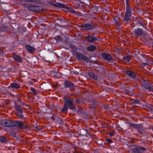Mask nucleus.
<instances>
[{"mask_svg":"<svg viewBox=\"0 0 153 153\" xmlns=\"http://www.w3.org/2000/svg\"><path fill=\"white\" fill-rule=\"evenodd\" d=\"M132 102L135 104H138L139 101L138 100L133 99L132 100Z\"/></svg>","mask_w":153,"mask_h":153,"instance_id":"obj_26","label":"nucleus"},{"mask_svg":"<svg viewBox=\"0 0 153 153\" xmlns=\"http://www.w3.org/2000/svg\"><path fill=\"white\" fill-rule=\"evenodd\" d=\"M64 85L66 87L69 88L70 89H73L74 88V85L71 82L67 81L65 82Z\"/></svg>","mask_w":153,"mask_h":153,"instance_id":"obj_8","label":"nucleus"},{"mask_svg":"<svg viewBox=\"0 0 153 153\" xmlns=\"http://www.w3.org/2000/svg\"><path fill=\"white\" fill-rule=\"evenodd\" d=\"M0 141L2 143H6L7 141L6 138L2 136H0Z\"/></svg>","mask_w":153,"mask_h":153,"instance_id":"obj_22","label":"nucleus"},{"mask_svg":"<svg viewBox=\"0 0 153 153\" xmlns=\"http://www.w3.org/2000/svg\"><path fill=\"white\" fill-rule=\"evenodd\" d=\"M13 58L14 60L18 62H20L22 61V59L20 56L14 55L13 56Z\"/></svg>","mask_w":153,"mask_h":153,"instance_id":"obj_17","label":"nucleus"},{"mask_svg":"<svg viewBox=\"0 0 153 153\" xmlns=\"http://www.w3.org/2000/svg\"><path fill=\"white\" fill-rule=\"evenodd\" d=\"M149 118H152V117H150Z\"/></svg>","mask_w":153,"mask_h":153,"instance_id":"obj_36","label":"nucleus"},{"mask_svg":"<svg viewBox=\"0 0 153 153\" xmlns=\"http://www.w3.org/2000/svg\"><path fill=\"white\" fill-rule=\"evenodd\" d=\"M60 36H57L55 37V39L56 41H57L60 40Z\"/></svg>","mask_w":153,"mask_h":153,"instance_id":"obj_28","label":"nucleus"},{"mask_svg":"<svg viewBox=\"0 0 153 153\" xmlns=\"http://www.w3.org/2000/svg\"><path fill=\"white\" fill-rule=\"evenodd\" d=\"M142 85L146 89H150L151 85L146 81H144L142 82Z\"/></svg>","mask_w":153,"mask_h":153,"instance_id":"obj_14","label":"nucleus"},{"mask_svg":"<svg viewBox=\"0 0 153 153\" xmlns=\"http://www.w3.org/2000/svg\"><path fill=\"white\" fill-rule=\"evenodd\" d=\"M25 48L28 52L30 53L34 51L35 50L34 48L28 45H26Z\"/></svg>","mask_w":153,"mask_h":153,"instance_id":"obj_16","label":"nucleus"},{"mask_svg":"<svg viewBox=\"0 0 153 153\" xmlns=\"http://www.w3.org/2000/svg\"><path fill=\"white\" fill-rule=\"evenodd\" d=\"M27 125L26 123L21 121H15L14 122V127H17L20 128H27Z\"/></svg>","mask_w":153,"mask_h":153,"instance_id":"obj_3","label":"nucleus"},{"mask_svg":"<svg viewBox=\"0 0 153 153\" xmlns=\"http://www.w3.org/2000/svg\"><path fill=\"white\" fill-rule=\"evenodd\" d=\"M135 35L137 36H139L141 35L142 32V30L141 29L138 28L135 29L134 31Z\"/></svg>","mask_w":153,"mask_h":153,"instance_id":"obj_12","label":"nucleus"},{"mask_svg":"<svg viewBox=\"0 0 153 153\" xmlns=\"http://www.w3.org/2000/svg\"><path fill=\"white\" fill-rule=\"evenodd\" d=\"M15 108L16 111V114L19 118L22 119L24 118V117L22 115V107L20 105H15Z\"/></svg>","mask_w":153,"mask_h":153,"instance_id":"obj_4","label":"nucleus"},{"mask_svg":"<svg viewBox=\"0 0 153 153\" xmlns=\"http://www.w3.org/2000/svg\"><path fill=\"white\" fill-rule=\"evenodd\" d=\"M75 56L79 60H85V61H87L88 60L87 58L79 52H76Z\"/></svg>","mask_w":153,"mask_h":153,"instance_id":"obj_7","label":"nucleus"},{"mask_svg":"<svg viewBox=\"0 0 153 153\" xmlns=\"http://www.w3.org/2000/svg\"><path fill=\"white\" fill-rule=\"evenodd\" d=\"M108 134L111 136H113L114 135V132H109L108 133Z\"/></svg>","mask_w":153,"mask_h":153,"instance_id":"obj_30","label":"nucleus"},{"mask_svg":"<svg viewBox=\"0 0 153 153\" xmlns=\"http://www.w3.org/2000/svg\"><path fill=\"white\" fill-rule=\"evenodd\" d=\"M114 20L115 21V22L116 25L118 26H120V24L118 22V20H119L118 18L117 17H114Z\"/></svg>","mask_w":153,"mask_h":153,"instance_id":"obj_24","label":"nucleus"},{"mask_svg":"<svg viewBox=\"0 0 153 153\" xmlns=\"http://www.w3.org/2000/svg\"><path fill=\"white\" fill-rule=\"evenodd\" d=\"M65 102L63 105V108L62 109V111L64 112H66L68 110V107L73 110L74 111L76 110L75 107L73 105V103L74 100L72 99L69 98L65 97L64 98Z\"/></svg>","mask_w":153,"mask_h":153,"instance_id":"obj_1","label":"nucleus"},{"mask_svg":"<svg viewBox=\"0 0 153 153\" xmlns=\"http://www.w3.org/2000/svg\"><path fill=\"white\" fill-rule=\"evenodd\" d=\"M131 11L129 6L127 4L126 11L124 18V21L126 23L128 22L131 16Z\"/></svg>","mask_w":153,"mask_h":153,"instance_id":"obj_2","label":"nucleus"},{"mask_svg":"<svg viewBox=\"0 0 153 153\" xmlns=\"http://www.w3.org/2000/svg\"><path fill=\"white\" fill-rule=\"evenodd\" d=\"M72 46H73V47H74V48H75V46H74V45H73Z\"/></svg>","mask_w":153,"mask_h":153,"instance_id":"obj_34","label":"nucleus"},{"mask_svg":"<svg viewBox=\"0 0 153 153\" xmlns=\"http://www.w3.org/2000/svg\"><path fill=\"white\" fill-rule=\"evenodd\" d=\"M96 49V47L94 45H91L89 47H88L87 48V50L90 51H92Z\"/></svg>","mask_w":153,"mask_h":153,"instance_id":"obj_21","label":"nucleus"},{"mask_svg":"<svg viewBox=\"0 0 153 153\" xmlns=\"http://www.w3.org/2000/svg\"><path fill=\"white\" fill-rule=\"evenodd\" d=\"M51 3L52 5L60 8L64 7L65 6L63 4L60 3L52 2Z\"/></svg>","mask_w":153,"mask_h":153,"instance_id":"obj_11","label":"nucleus"},{"mask_svg":"<svg viewBox=\"0 0 153 153\" xmlns=\"http://www.w3.org/2000/svg\"><path fill=\"white\" fill-rule=\"evenodd\" d=\"M94 105H93V106H92V107H91L90 108H94Z\"/></svg>","mask_w":153,"mask_h":153,"instance_id":"obj_33","label":"nucleus"},{"mask_svg":"<svg viewBox=\"0 0 153 153\" xmlns=\"http://www.w3.org/2000/svg\"><path fill=\"white\" fill-rule=\"evenodd\" d=\"M88 133V131L84 129L82 130L80 132L81 134L83 136H85L86 134Z\"/></svg>","mask_w":153,"mask_h":153,"instance_id":"obj_23","label":"nucleus"},{"mask_svg":"<svg viewBox=\"0 0 153 153\" xmlns=\"http://www.w3.org/2000/svg\"><path fill=\"white\" fill-rule=\"evenodd\" d=\"M152 130H153V128H152Z\"/></svg>","mask_w":153,"mask_h":153,"instance_id":"obj_37","label":"nucleus"},{"mask_svg":"<svg viewBox=\"0 0 153 153\" xmlns=\"http://www.w3.org/2000/svg\"><path fill=\"white\" fill-rule=\"evenodd\" d=\"M116 51L117 53H120V49L119 48H117Z\"/></svg>","mask_w":153,"mask_h":153,"instance_id":"obj_32","label":"nucleus"},{"mask_svg":"<svg viewBox=\"0 0 153 153\" xmlns=\"http://www.w3.org/2000/svg\"><path fill=\"white\" fill-rule=\"evenodd\" d=\"M130 126L134 128H137V125L134 124H132L130 125Z\"/></svg>","mask_w":153,"mask_h":153,"instance_id":"obj_29","label":"nucleus"},{"mask_svg":"<svg viewBox=\"0 0 153 153\" xmlns=\"http://www.w3.org/2000/svg\"><path fill=\"white\" fill-rule=\"evenodd\" d=\"M10 86L12 88H18L19 87V85L15 83H12L10 84Z\"/></svg>","mask_w":153,"mask_h":153,"instance_id":"obj_20","label":"nucleus"},{"mask_svg":"<svg viewBox=\"0 0 153 153\" xmlns=\"http://www.w3.org/2000/svg\"><path fill=\"white\" fill-rule=\"evenodd\" d=\"M30 90H31V91H32L33 92V93L34 94H36L37 92H36V90L34 88H33V87L30 88Z\"/></svg>","mask_w":153,"mask_h":153,"instance_id":"obj_27","label":"nucleus"},{"mask_svg":"<svg viewBox=\"0 0 153 153\" xmlns=\"http://www.w3.org/2000/svg\"><path fill=\"white\" fill-rule=\"evenodd\" d=\"M86 40L87 42H94L96 41V39L91 36H89L86 37Z\"/></svg>","mask_w":153,"mask_h":153,"instance_id":"obj_13","label":"nucleus"},{"mask_svg":"<svg viewBox=\"0 0 153 153\" xmlns=\"http://www.w3.org/2000/svg\"><path fill=\"white\" fill-rule=\"evenodd\" d=\"M107 142L109 143H112V140L110 139H107Z\"/></svg>","mask_w":153,"mask_h":153,"instance_id":"obj_31","label":"nucleus"},{"mask_svg":"<svg viewBox=\"0 0 153 153\" xmlns=\"http://www.w3.org/2000/svg\"><path fill=\"white\" fill-rule=\"evenodd\" d=\"M89 76L94 80H97V76L94 74L93 72H91L89 73Z\"/></svg>","mask_w":153,"mask_h":153,"instance_id":"obj_18","label":"nucleus"},{"mask_svg":"<svg viewBox=\"0 0 153 153\" xmlns=\"http://www.w3.org/2000/svg\"><path fill=\"white\" fill-rule=\"evenodd\" d=\"M2 125L7 127H13L14 122L11 121L10 120H4L2 123Z\"/></svg>","mask_w":153,"mask_h":153,"instance_id":"obj_6","label":"nucleus"},{"mask_svg":"<svg viewBox=\"0 0 153 153\" xmlns=\"http://www.w3.org/2000/svg\"><path fill=\"white\" fill-rule=\"evenodd\" d=\"M123 59L124 60L128 62L130 61V57L129 56H127L123 57Z\"/></svg>","mask_w":153,"mask_h":153,"instance_id":"obj_25","label":"nucleus"},{"mask_svg":"<svg viewBox=\"0 0 153 153\" xmlns=\"http://www.w3.org/2000/svg\"><path fill=\"white\" fill-rule=\"evenodd\" d=\"M82 26L84 29L87 30L91 29L93 28V25L89 23H87L82 25Z\"/></svg>","mask_w":153,"mask_h":153,"instance_id":"obj_9","label":"nucleus"},{"mask_svg":"<svg viewBox=\"0 0 153 153\" xmlns=\"http://www.w3.org/2000/svg\"><path fill=\"white\" fill-rule=\"evenodd\" d=\"M144 64L145 65H147V64L146 63H144Z\"/></svg>","mask_w":153,"mask_h":153,"instance_id":"obj_35","label":"nucleus"},{"mask_svg":"<svg viewBox=\"0 0 153 153\" xmlns=\"http://www.w3.org/2000/svg\"><path fill=\"white\" fill-rule=\"evenodd\" d=\"M145 149L144 147L135 146L132 149L133 153H143Z\"/></svg>","mask_w":153,"mask_h":153,"instance_id":"obj_5","label":"nucleus"},{"mask_svg":"<svg viewBox=\"0 0 153 153\" xmlns=\"http://www.w3.org/2000/svg\"><path fill=\"white\" fill-rule=\"evenodd\" d=\"M126 73L131 78H134L135 77V75L134 73L130 71H126Z\"/></svg>","mask_w":153,"mask_h":153,"instance_id":"obj_15","label":"nucleus"},{"mask_svg":"<svg viewBox=\"0 0 153 153\" xmlns=\"http://www.w3.org/2000/svg\"><path fill=\"white\" fill-rule=\"evenodd\" d=\"M102 56L104 59L108 61H111L112 59V56L109 54L103 53Z\"/></svg>","mask_w":153,"mask_h":153,"instance_id":"obj_10","label":"nucleus"},{"mask_svg":"<svg viewBox=\"0 0 153 153\" xmlns=\"http://www.w3.org/2000/svg\"><path fill=\"white\" fill-rule=\"evenodd\" d=\"M64 5L65 6L64 7H61V8H66V9L68 10H69V11H70V12H71L73 13H76V12L75 10H74L73 9H72L71 8L68 7L64 4Z\"/></svg>","mask_w":153,"mask_h":153,"instance_id":"obj_19","label":"nucleus"}]
</instances>
